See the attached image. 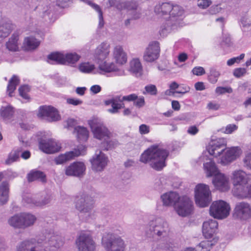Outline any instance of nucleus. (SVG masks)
<instances>
[{"mask_svg": "<svg viewBox=\"0 0 251 251\" xmlns=\"http://www.w3.org/2000/svg\"><path fill=\"white\" fill-rule=\"evenodd\" d=\"M195 198L196 204L198 206H208L212 201L211 193L209 186L204 184H198L195 189Z\"/></svg>", "mask_w": 251, "mask_h": 251, "instance_id": "9", "label": "nucleus"}, {"mask_svg": "<svg viewBox=\"0 0 251 251\" xmlns=\"http://www.w3.org/2000/svg\"><path fill=\"white\" fill-rule=\"evenodd\" d=\"M213 245L212 241H203L197 246L196 251H209Z\"/></svg>", "mask_w": 251, "mask_h": 251, "instance_id": "45", "label": "nucleus"}, {"mask_svg": "<svg viewBox=\"0 0 251 251\" xmlns=\"http://www.w3.org/2000/svg\"><path fill=\"white\" fill-rule=\"evenodd\" d=\"M173 4L170 2L162 3L161 5L155 7L154 11L158 14L160 15H165L169 14L170 15L172 8Z\"/></svg>", "mask_w": 251, "mask_h": 251, "instance_id": "35", "label": "nucleus"}, {"mask_svg": "<svg viewBox=\"0 0 251 251\" xmlns=\"http://www.w3.org/2000/svg\"><path fill=\"white\" fill-rule=\"evenodd\" d=\"M238 128V126L235 124H229L226 126L224 132L226 134H231L237 130Z\"/></svg>", "mask_w": 251, "mask_h": 251, "instance_id": "56", "label": "nucleus"}, {"mask_svg": "<svg viewBox=\"0 0 251 251\" xmlns=\"http://www.w3.org/2000/svg\"><path fill=\"white\" fill-rule=\"evenodd\" d=\"M23 202L28 204H34L36 205L38 202L37 200L34 199L32 196L30 194H26L24 196L23 199Z\"/></svg>", "mask_w": 251, "mask_h": 251, "instance_id": "53", "label": "nucleus"}, {"mask_svg": "<svg viewBox=\"0 0 251 251\" xmlns=\"http://www.w3.org/2000/svg\"><path fill=\"white\" fill-rule=\"evenodd\" d=\"M102 245L107 251H125L126 245L120 237L112 234H106L102 238Z\"/></svg>", "mask_w": 251, "mask_h": 251, "instance_id": "10", "label": "nucleus"}, {"mask_svg": "<svg viewBox=\"0 0 251 251\" xmlns=\"http://www.w3.org/2000/svg\"><path fill=\"white\" fill-rule=\"evenodd\" d=\"M74 132L76 133V136L79 141H86L88 138L89 132L87 128L83 126L75 127Z\"/></svg>", "mask_w": 251, "mask_h": 251, "instance_id": "39", "label": "nucleus"}, {"mask_svg": "<svg viewBox=\"0 0 251 251\" xmlns=\"http://www.w3.org/2000/svg\"><path fill=\"white\" fill-rule=\"evenodd\" d=\"M134 105L138 108L143 107L145 105V100L143 96L138 97L134 101Z\"/></svg>", "mask_w": 251, "mask_h": 251, "instance_id": "62", "label": "nucleus"}, {"mask_svg": "<svg viewBox=\"0 0 251 251\" xmlns=\"http://www.w3.org/2000/svg\"><path fill=\"white\" fill-rule=\"evenodd\" d=\"M75 244L78 251H95L96 244L88 234L81 233L76 239Z\"/></svg>", "mask_w": 251, "mask_h": 251, "instance_id": "14", "label": "nucleus"}, {"mask_svg": "<svg viewBox=\"0 0 251 251\" xmlns=\"http://www.w3.org/2000/svg\"><path fill=\"white\" fill-rule=\"evenodd\" d=\"M113 56L117 63L123 65L127 61V55L120 45L116 46L113 51Z\"/></svg>", "mask_w": 251, "mask_h": 251, "instance_id": "28", "label": "nucleus"}, {"mask_svg": "<svg viewBox=\"0 0 251 251\" xmlns=\"http://www.w3.org/2000/svg\"><path fill=\"white\" fill-rule=\"evenodd\" d=\"M110 46L108 43L103 42L99 45L95 50L94 56L98 63L103 61L109 55Z\"/></svg>", "mask_w": 251, "mask_h": 251, "instance_id": "23", "label": "nucleus"}, {"mask_svg": "<svg viewBox=\"0 0 251 251\" xmlns=\"http://www.w3.org/2000/svg\"><path fill=\"white\" fill-rule=\"evenodd\" d=\"M14 27L10 21H2L0 23V38L7 37Z\"/></svg>", "mask_w": 251, "mask_h": 251, "instance_id": "34", "label": "nucleus"}, {"mask_svg": "<svg viewBox=\"0 0 251 251\" xmlns=\"http://www.w3.org/2000/svg\"><path fill=\"white\" fill-rule=\"evenodd\" d=\"M75 208L81 213L88 215L91 218L94 213L93 212L94 202L92 198L85 192L79 193L75 200Z\"/></svg>", "mask_w": 251, "mask_h": 251, "instance_id": "5", "label": "nucleus"}, {"mask_svg": "<svg viewBox=\"0 0 251 251\" xmlns=\"http://www.w3.org/2000/svg\"><path fill=\"white\" fill-rule=\"evenodd\" d=\"M19 82L20 79L19 77L15 75H14L10 79L7 87V92L10 97L12 96V93L15 90Z\"/></svg>", "mask_w": 251, "mask_h": 251, "instance_id": "43", "label": "nucleus"}, {"mask_svg": "<svg viewBox=\"0 0 251 251\" xmlns=\"http://www.w3.org/2000/svg\"><path fill=\"white\" fill-rule=\"evenodd\" d=\"M180 198L179 194L174 191L165 193L161 196L163 205L174 206V207L176 205Z\"/></svg>", "mask_w": 251, "mask_h": 251, "instance_id": "26", "label": "nucleus"}, {"mask_svg": "<svg viewBox=\"0 0 251 251\" xmlns=\"http://www.w3.org/2000/svg\"><path fill=\"white\" fill-rule=\"evenodd\" d=\"M222 9V8L220 5H213L210 7L209 12L211 14H216L220 12Z\"/></svg>", "mask_w": 251, "mask_h": 251, "instance_id": "63", "label": "nucleus"}, {"mask_svg": "<svg viewBox=\"0 0 251 251\" xmlns=\"http://www.w3.org/2000/svg\"><path fill=\"white\" fill-rule=\"evenodd\" d=\"M246 73V70L243 68H236L234 70L233 75L236 77L239 78L245 75Z\"/></svg>", "mask_w": 251, "mask_h": 251, "instance_id": "59", "label": "nucleus"}, {"mask_svg": "<svg viewBox=\"0 0 251 251\" xmlns=\"http://www.w3.org/2000/svg\"><path fill=\"white\" fill-rule=\"evenodd\" d=\"M2 178V174L0 173V181ZM9 185L4 181L0 185V202L3 204L7 202L8 200Z\"/></svg>", "mask_w": 251, "mask_h": 251, "instance_id": "32", "label": "nucleus"}, {"mask_svg": "<svg viewBox=\"0 0 251 251\" xmlns=\"http://www.w3.org/2000/svg\"><path fill=\"white\" fill-rule=\"evenodd\" d=\"M218 226V222L213 219H209L203 222L202 233L206 238H211L215 233Z\"/></svg>", "mask_w": 251, "mask_h": 251, "instance_id": "25", "label": "nucleus"}, {"mask_svg": "<svg viewBox=\"0 0 251 251\" xmlns=\"http://www.w3.org/2000/svg\"><path fill=\"white\" fill-rule=\"evenodd\" d=\"M88 124L95 138L106 140L111 138V133L99 119L94 118L88 121Z\"/></svg>", "mask_w": 251, "mask_h": 251, "instance_id": "8", "label": "nucleus"}, {"mask_svg": "<svg viewBox=\"0 0 251 251\" xmlns=\"http://www.w3.org/2000/svg\"><path fill=\"white\" fill-rule=\"evenodd\" d=\"M117 8L120 10L126 9L128 14L133 20L139 19L141 15V9L135 1H126L120 3L117 5Z\"/></svg>", "mask_w": 251, "mask_h": 251, "instance_id": "17", "label": "nucleus"}, {"mask_svg": "<svg viewBox=\"0 0 251 251\" xmlns=\"http://www.w3.org/2000/svg\"><path fill=\"white\" fill-rule=\"evenodd\" d=\"M8 222L9 225L14 228L24 229L21 213L11 217Z\"/></svg>", "mask_w": 251, "mask_h": 251, "instance_id": "40", "label": "nucleus"}, {"mask_svg": "<svg viewBox=\"0 0 251 251\" xmlns=\"http://www.w3.org/2000/svg\"><path fill=\"white\" fill-rule=\"evenodd\" d=\"M212 183L215 187L221 191H226L230 188L229 178L220 172L214 176Z\"/></svg>", "mask_w": 251, "mask_h": 251, "instance_id": "22", "label": "nucleus"}, {"mask_svg": "<svg viewBox=\"0 0 251 251\" xmlns=\"http://www.w3.org/2000/svg\"><path fill=\"white\" fill-rule=\"evenodd\" d=\"M232 89L230 87H217L215 89V92L219 95L223 94L226 93H231Z\"/></svg>", "mask_w": 251, "mask_h": 251, "instance_id": "57", "label": "nucleus"}, {"mask_svg": "<svg viewBox=\"0 0 251 251\" xmlns=\"http://www.w3.org/2000/svg\"><path fill=\"white\" fill-rule=\"evenodd\" d=\"M226 140L221 138L211 141L207 147L209 153L216 158L219 157V163L224 165L235 160L242 152L238 147L226 148Z\"/></svg>", "mask_w": 251, "mask_h": 251, "instance_id": "2", "label": "nucleus"}, {"mask_svg": "<svg viewBox=\"0 0 251 251\" xmlns=\"http://www.w3.org/2000/svg\"><path fill=\"white\" fill-rule=\"evenodd\" d=\"M212 4L211 0H198L197 6L201 9H204L207 8Z\"/></svg>", "mask_w": 251, "mask_h": 251, "instance_id": "54", "label": "nucleus"}, {"mask_svg": "<svg viewBox=\"0 0 251 251\" xmlns=\"http://www.w3.org/2000/svg\"><path fill=\"white\" fill-rule=\"evenodd\" d=\"M84 153L85 148L83 146H80L77 147V149L58 155L55 158L54 162L57 165L62 164L75 157L83 155Z\"/></svg>", "mask_w": 251, "mask_h": 251, "instance_id": "20", "label": "nucleus"}, {"mask_svg": "<svg viewBox=\"0 0 251 251\" xmlns=\"http://www.w3.org/2000/svg\"><path fill=\"white\" fill-rule=\"evenodd\" d=\"M52 196L51 194H47L40 201H37L36 206H43L50 203L52 200Z\"/></svg>", "mask_w": 251, "mask_h": 251, "instance_id": "51", "label": "nucleus"}, {"mask_svg": "<svg viewBox=\"0 0 251 251\" xmlns=\"http://www.w3.org/2000/svg\"><path fill=\"white\" fill-rule=\"evenodd\" d=\"M220 72L215 68L210 69L209 75L208 76V81L212 84H215L220 76Z\"/></svg>", "mask_w": 251, "mask_h": 251, "instance_id": "47", "label": "nucleus"}, {"mask_svg": "<svg viewBox=\"0 0 251 251\" xmlns=\"http://www.w3.org/2000/svg\"><path fill=\"white\" fill-rule=\"evenodd\" d=\"M175 209L178 215L186 217L191 214L193 210V201L187 196L180 197Z\"/></svg>", "mask_w": 251, "mask_h": 251, "instance_id": "16", "label": "nucleus"}, {"mask_svg": "<svg viewBox=\"0 0 251 251\" xmlns=\"http://www.w3.org/2000/svg\"><path fill=\"white\" fill-rule=\"evenodd\" d=\"M85 1L86 4L91 6L93 9H94L96 12L98 13L99 19V26L100 27L103 26L104 25L103 15L100 6L97 4L92 3L91 1L88 0H86Z\"/></svg>", "mask_w": 251, "mask_h": 251, "instance_id": "44", "label": "nucleus"}, {"mask_svg": "<svg viewBox=\"0 0 251 251\" xmlns=\"http://www.w3.org/2000/svg\"><path fill=\"white\" fill-rule=\"evenodd\" d=\"M86 167L82 162H74L67 167L65 174L67 176H80L84 175Z\"/></svg>", "mask_w": 251, "mask_h": 251, "instance_id": "24", "label": "nucleus"}, {"mask_svg": "<svg viewBox=\"0 0 251 251\" xmlns=\"http://www.w3.org/2000/svg\"><path fill=\"white\" fill-rule=\"evenodd\" d=\"M39 148L47 153H53L60 151L61 144L53 139L42 140L39 143Z\"/></svg>", "mask_w": 251, "mask_h": 251, "instance_id": "21", "label": "nucleus"}, {"mask_svg": "<svg viewBox=\"0 0 251 251\" xmlns=\"http://www.w3.org/2000/svg\"><path fill=\"white\" fill-rule=\"evenodd\" d=\"M244 165L246 168L251 169V153L247 154L243 159Z\"/></svg>", "mask_w": 251, "mask_h": 251, "instance_id": "60", "label": "nucleus"}, {"mask_svg": "<svg viewBox=\"0 0 251 251\" xmlns=\"http://www.w3.org/2000/svg\"><path fill=\"white\" fill-rule=\"evenodd\" d=\"M139 132L141 134H148L150 132V127L145 124H142L139 126Z\"/></svg>", "mask_w": 251, "mask_h": 251, "instance_id": "64", "label": "nucleus"}, {"mask_svg": "<svg viewBox=\"0 0 251 251\" xmlns=\"http://www.w3.org/2000/svg\"><path fill=\"white\" fill-rule=\"evenodd\" d=\"M244 56L245 54L242 53L238 56L230 58L227 60V65L229 66H230L235 63H239L240 61L244 58Z\"/></svg>", "mask_w": 251, "mask_h": 251, "instance_id": "55", "label": "nucleus"}, {"mask_svg": "<svg viewBox=\"0 0 251 251\" xmlns=\"http://www.w3.org/2000/svg\"><path fill=\"white\" fill-rule=\"evenodd\" d=\"M177 246L172 239H169L165 242H163L156 246L152 247L151 251H176Z\"/></svg>", "mask_w": 251, "mask_h": 251, "instance_id": "30", "label": "nucleus"}, {"mask_svg": "<svg viewBox=\"0 0 251 251\" xmlns=\"http://www.w3.org/2000/svg\"><path fill=\"white\" fill-rule=\"evenodd\" d=\"M27 179L29 182L38 180L42 183H45L47 181L46 175L42 171L33 170L31 171L27 174Z\"/></svg>", "mask_w": 251, "mask_h": 251, "instance_id": "31", "label": "nucleus"}, {"mask_svg": "<svg viewBox=\"0 0 251 251\" xmlns=\"http://www.w3.org/2000/svg\"><path fill=\"white\" fill-rule=\"evenodd\" d=\"M99 64V68L100 70L106 72H115L117 75L122 76L125 75V71L123 70L118 69L115 63H107L105 61H101L98 63Z\"/></svg>", "mask_w": 251, "mask_h": 251, "instance_id": "27", "label": "nucleus"}, {"mask_svg": "<svg viewBox=\"0 0 251 251\" xmlns=\"http://www.w3.org/2000/svg\"><path fill=\"white\" fill-rule=\"evenodd\" d=\"M21 215L24 229L33 225L36 220L34 215L26 213H21Z\"/></svg>", "mask_w": 251, "mask_h": 251, "instance_id": "37", "label": "nucleus"}, {"mask_svg": "<svg viewBox=\"0 0 251 251\" xmlns=\"http://www.w3.org/2000/svg\"><path fill=\"white\" fill-rule=\"evenodd\" d=\"M18 35L15 34H13L6 43L7 48L11 51H17L18 50Z\"/></svg>", "mask_w": 251, "mask_h": 251, "instance_id": "42", "label": "nucleus"}, {"mask_svg": "<svg viewBox=\"0 0 251 251\" xmlns=\"http://www.w3.org/2000/svg\"><path fill=\"white\" fill-rule=\"evenodd\" d=\"M192 73L196 75H202L205 73L204 68L202 67H196L192 70Z\"/></svg>", "mask_w": 251, "mask_h": 251, "instance_id": "61", "label": "nucleus"}, {"mask_svg": "<svg viewBox=\"0 0 251 251\" xmlns=\"http://www.w3.org/2000/svg\"><path fill=\"white\" fill-rule=\"evenodd\" d=\"M62 245L60 236L54 234L51 230H45L34 238L20 242L16 251H55Z\"/></svg>", "mask_w": 251, "mask_h": 251, "instance_id": "1", "label": "nucleus"}, {"mask_svg": "<svg viewBox=\"0 0 251 251\" xmlns=\"http://www.w3.org/2000/svg\"><path fill=\"white\" fill-rule=\"evenodd\" d=\"M13 108L11 105L2 106L0 109V115L5 121L10 120L14 114Z\"/></svg>", "mask_w": 251, "mask_h": 251, "instance_id": "36", "label": "nucleus"}, {"mask_svg": "<svg viewBox=\"0 0 251 251\" xmlns=\"http://www.w3.org/2000/svg\"><path fill=\"white\" fill-rule=\"evenodd\" d=\"M24 45L27 50L35 49L40 45V42L33 37H28L25 39Z\"/></svg>", "mask_w": 251, "mask_h": 251, "instance_id": "41", "label": "nucleus"}, {"mask_svg": "<svg viewBox=\"0 0 251 251\" xmlns=\"http://www.w3.org/2000/svg\"><path fill=\"white\" fill-rule=\"evenodd\" d=\"M104 141V142L103 143L102 148L104 151H108L109 150L114 149L119 145L118 141L116 139L110 140L107 139L106 140Z\"/></svg>", "mask_w": 251, "mask_h": 251, "instance_id": "48", "label": "nucleus"}, {"mask_svg": "<svg viewBox=\"0 0 251 251\" xmlns=\"http://www.w3.org/2000/svg\"><path fill=\"white\" fill-rule=\"evenodd\" d=\"M230 177L233 185L234 196L240 198H251V179L245 172L235 170L231 173Z\"/></svg>", "mask_w": 251, "mask_h": 251, "instance_id": "4", "label": "nucleus"}, {"mask_svg": "<svg viewBox=\"0 0 251 251\" xmlns=\"http://www.w3.org/2000/svg\"><path fill=\"white\" fill-rule=\"evenodd\" d=\"M22 150L20 149H17L15 151H11L7 158L5 160V164L10 165L14 162H15L18 160L20 153Z\"/></svg>", "mask_w": 251, "mask_h": 251, "instance_id": "46", "label": "nucleus"}, {"mask_svg": "<svg viewBox=\"0 0 251 251\" xmlns=\"http://www.w3.org/2000/svg\"><path fill=\"white\" fill-rule=\"evenodd\" d=\"M29 90L30 88L28 85H23L19 88V94L25 100H29L30 97L27 94V93Z\"/></svg>", "mask_w": 251, "mask_h": 251, "instance_id": "50", "label": "nucleus"}, {"mask_svg": "<svg viewBox=\"0 0 251 251\" xmlns=\"http://www.w3.org/2000/svg\"><path fill=\"white\" fill-rule=\"evenodd\" d=\"M120 100V103H123V101H134L137 99V95L135 94H131L129 95L121 96H119Z\"/></svg>", "mask_w": 251, "mask_h": 251, "instance_id": "52", "label": "nucleus"}, {"mask_svg": "<svg viewBox=\"0 0 251 251\" xmlns=\"http://www.w3.org/2000/svg\"><path fill=\"white\" fill-rule=\"evenodd\" d=\"M38 116L49 122L57 121L61 119L58 111L55 108L50 106H40Z\"/></svg>", "mask_w": 251, "mask_h": 251, "instance_id": "18", "label": "nucleus"}, {"mask_svg": "<svg viewBox=\"0 0 251 251\" xmlns=\"http://www.w3.org/2000/svg\"><path fill=\"white\" fill-rule=\"evenodd\" d=\"M148 228L152 236L158 239L167 236L169 231L167 222L159 217L152 218L149 222Z\"/></svg>", "mask_w": 251, "mask_h": 251, "instance_id": "6", "label": "nucleus"}, {"mask_svg": "<svg viewBox=\"0 0 251 251\" xmlns=\"http://www.w3.org/2000/svg\"><path fill=\"white\" fill-rule=\"evenodd\" d=\"M203 168L208 177L215 176L219 173L215 163L210 159H208L206 162L203 163Z\"/></svg>", "mask_w": 251, "mask_h": 251, "instance_id": "33", "label": "nucleus"}, {"mask_svg": "<svg viewBox=\"0 0 251 251\" xmlns=\"http://www.w3.org/2000/svg\"><path fill=\"white\" fill-rule=\"evenodd\" d=\"M79 71L84 73H90L95 69L94 65L89 62H84L79 65Z\"/></svg>", "mask_w": 251, "mask_h": 251, "instance_id": "49", "label": "nucleus"}, {"mask_svg": "<svg viewBox=\"0 0 251 251\" xmlns=\"http://www.w3.org/2000/svg\"><path fill=\"white\" fill-rule=\"evenodd\" d=\"M183 8L178 5H172L170 12L169 20H168L163 25L162 32H169L172 30L176 29L180 24V18L183 14Z\"/></svg>", "mask_w": 251, "mask_h": 251, "instance_id": "7", "label": "nucleus"}, {"mask_svg": "<svg viewBox=\"0 0 251 251\" xmlns=\"http://www.w3.org/2000/svg\"><path fill=\"white\" fill-rule=\"evenodd\" d=\"M233 217L237 219L246 221L251 218V205L248 202H237L233 210Z\"/></svg>", "mask_w": 251, "mask_h": 251, "instance_id": "15", "label": "nucleus"}, {"mask_svg": "<svg viewBox=\"0 0 251 251\" xmlns=\"http://www.w3.org/2000/svg\"><path fill=\"white\" fill-rule=\"evenodd\" d=\"M80 57V56L75 52L65 54L54 52L48 55L47 61L52 64H74L79 59Z\"/></svg>", "mask_w": 251, "mask_h": 251, "instance_id": "12", "label": "nucleus"}, {"mask_svg": "<svg viewBox=\"0 0 251 251\" xmlns=\"http://www.w3.org/2000/svg\"><path fill=\"white\" fill-rule=\"evenodd\" d=\"M120 100L119 96H116L111 99L105 101L106 105H111V108L107 110L108 112L112 114H115L119 112V109L124 108V103H120Z\"/></svg>", "mask_w": 251, "mask_h": 251, "instance_id": "29", "label": "nucleus"}, {"mask_svg": "<svg viewBox=\"0 0 251 251\" xmlns=\"http://www.w3.org/2000/svg\"><path fill=\"white\" fill-rule=\"evenodd\" d=\"M145 89L148 93L151 95H156L157 94V88L154 85L150 84L147 85L145 86Z\"/></svg>", "mask_w": 251, "mask_h": 251, "instance_id": "58", "label": "nucleus"}, {"mask_svg": "<svg viewBox=\"0 0 251 251\" xmlns=\"http://www.w3.org/2000/svg\"><path fill=\"white\" fill-rule=\"evenodd\" d=\"M159 44L157 41L151 42L146 48L143 55V59L147 62H152L157 60L160 54Z\"/></svg>", "mask_w": 251, "mask_h": 251, "instance_id": "19", "label": "nucleus"}, {"mask_svg": "<svg viewBox=\"0 0 251 251\" xmlns=\"http://www.w3.org/2000/svg\"><path fill=\"white\" fill-rule=\"evenodd\" d=\"M230 211L229 203L223 200L213 201L209 208L210 215L219 220L226 218L229 215Z\"/></svg>", "mask_w": 251, "mask_h": 251, "instance_id": "11", "label": "nucleus"}, {"mask_svg": "<svg viewBox=\"0 0 251 251\" xmlns=\"http://www.w3.org/2000/svg\"><path fill=\"white\" fill-rule=\"evenodd\" d=\"M130 71L136 76H140L142 73V66L139 59H133L130 62Z\"/></svg>", "mask_w": 251, "mask_h": 251, "instance_id": "38", "label": "nucleus"}, {"mask_svg": "<svg viewBox=\"0 0 251 251\" xmlns=\"http://www.w3.org/2000/svg\"><path fill=\"white\" fill-rule=\"evenodd\" d=\"M169 153L162 145L155 144L144 151L140 160L143 163H149L153 169L160 171L166 166L165 161Z\"/></svg>", "mask_w": 251, "mask_h": 251, "instance_id": "3", "label": "nucleus"}, {"mask_svg": "<svg viewBox=\"0 0 251 251\" xmlns=\"http://www.w3.org/2000/svg\"><path fill=\"white\" fill-rule=\"evenodd\" d=\"M90 161L93 171L101 172L107 165L109 160L107 156L101 151H97Z\"/></svg>", "mask_w": 251, "mask_h": 251, "instance_id": "13", "label": "nucleus"}]
</instances>
